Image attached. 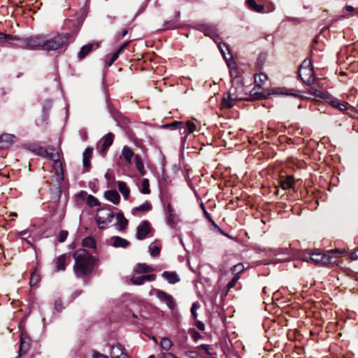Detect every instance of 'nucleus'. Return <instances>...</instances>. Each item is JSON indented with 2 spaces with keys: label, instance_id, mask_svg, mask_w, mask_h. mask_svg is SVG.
I'll list each match as a JSON object with an SVG mask.
<instances>
[{
  "label": "nucleus",
  "instance_id": "obj_1",
  "mask_svg": "<svg viewBox=\"0 0 358 358\" xmlns=\"http://www.w3.org/2000/svg\"><path fill=\"white\" fill-rule=\"evenodd\" d=\"M75 259L73 271L77 278H82L92 273L94 266V257L85 249H78L73 254Z\"/></svg>",
  "mask_w": 358,
  "mask_h": 358
},
{
  "label": "nucleus",
  "instance_id": "obj_2",
  "mask_svg": "<svg viewBox=\"0 0 358 358\" xmlns=\"http://www.w3.org/2000/svg\"><path fill=\"white\" fill-rule=\"evenodd\" d=\"M74 40L73 35L71 34H60L51 38L43 35V50L50 51L56 50L66 46Z\"/></svg>",
  "mask_w": 358,
  "mask_h": 358
},
{
  "label": "nucleus",
  "instance_id": "obj_3",
  "mask_svg": "<svg viewBox=\"0 0 358 358\" xmlns=\"http://www.w3.org/2000/svg\"><path fill=\"white\" fill-rule=\"evenodd\" d=\"M345 250L334 249L327 250L325 253L315 251L310 254V259L320 266L338 265L339 262L335 259L334 254H344Z\"/></svg>",
  "mask_w": 358,
  "mask_h": 358
},
{
  "label": "nucleus",
  "instance_id": "obj_4",
  "mask_svg": "<svg viewBox=\"0 0 358 358\" xmlns=\"http://www.w3.org/2000/svg\"><path fill=\"white\" fill-rule=\"evenodd\" d=\"M162 127L170 128L171 129H179L180 134L184 135L181 138V143L183 144L185 142L188 134L192 133L195 130L196 125L190 121H187L185 122L175 121L171 124H164Z\"/></svg>",
  "mask_w": 358,
  "mask_h": 358
},
{
  "label": "nucleus",
  "instance_id": "obj_5",
  "mask_svg": "<svg viewBox=\"0 0 358 358\" xmlns=\"http://www.w3.org/2000/svg\"><path fill=\"white\" fill-rule=\"evenodd\" d=\"M6 43L15 48L28 49L27 37L20 38L15 35H10L0 32V45H3Z\"/></svg>",
  "mask_w": 358,
  "mask_h": 358
},
{
  "label": "nucleus",
  "instance_id": "obj_6",
  "mask_svg": "<svg viewBox=\"0 0 358 358\" xmlns=\"http://www.w3.org/2000/svg\"><path fill=\"white\" fill-rule=\"evenodd\" d=\"M26 148L41 157H59V148L53 146L43 148L36 143L26 145Z\"/></svg>",
  "mask_w": 358,
  "mask_h": 358
},
{
  "label": "nucleus",
  "instance_id": "obj_7",
  "mask_svg": "<svg viewBox=\"0 0 358 358\" xmlns=\"http://www.w3.org/2000/svg\"><path fill=\"white\" fill-rule=\"evenodd\" d=\"M299 76L301 80L308 85L314 83V73L313 69L310 67V61L306 59L303 62L299 69Z\"/></svg>",
  "mask_w": 358,
  "mask_h": 358
},
{
  "label": "nucleus",
  "instance_id": "obj_8",
  "mask_svg": "<svg viewBox=\"0 0 358 358\" xmlns=\"http://www.w3.org/2000/svg\"><path fill=\"white\" fill-rule=\"evenodd\" d=\"M113 217L114 214L112 211L102 208L98 210L95 220L99 229H104L106 225L111 222Z\"/></svg>",
  "mask_w": 358,
  "mask_h": 358
},
{
  "label": "nucleus",
  "instance_id": "obj_9",
  "mask_svg": "<svg viewBox=\"0 0 358 358\" xmlns=\"http://www.w3.org/2000/svg\"><path fill=\"white\" fill-rule=\"evenodd\" d=\"M114 140V134L109 132L104 135L96 144V150L100 155H104L106 151L113 144Z\"/></svg>",
  "mask_w": 358,
  "mask_h": 358
},
{
  "label": "nucleus",
  "instance_id": "obj_10",
  "mask_svg": "<svg viewBox=\"0 0 358 358\" xmlns=\"http://www.w3.org/2000/svg\"><path fill=\"white\" fill-rule=\"evenodd\" d=\"M242 97L239 96L233 89H230L227 94H224L222 100V107L224 108H231L234 106V103L241 99Z\"/></svg>",
  "mask_w": 358,
  "mask_h": 358
},
{
  "label": "nucleus",
  "instance_id": "obj_11",
  "mask_svg": "<svg viewBox=\"0 0 358 358\" xmlns=\"http://www.w3.org/2000/svg\"><path fill=\"white\" fill-rule=\"evenodd\" d=\"M52 166L54 172L52 177L57 182L60 183L64 180V169L61 159L57 158L53 160Z\"/></svg>",
  "mask_w": 358,
  "mask_h": 358
},
{
  "label": "nucleus",
  "instance_id": "obj_12",
  "mask_svg": "<svg viewBox=\"0 0 358 358\" xmlns=\"http://www.w3.org/2000/svg\"><path fill=\"white\" fill-rule=\"evenodd\" d=\"M152 231L150 223L148 220L142 221L136 229V238L143 240Z\"/></svg>",
  "mask_w": 358,
  "mask_h": 358
},
{
  "label": "nucleus",
  "instance_id": "obj_13",
  "mask_svg": "<svg viewBox=\"0 0 358 358\" xmlns=\"http://www.w3.org/2000/svg\"><path fill=\"white\" fill-rule=\"evenodd\" d=\"M157 298L162 302L166 304V306L171 309L173 310L176 306L174 299L173 296L166 292L160 290V289H154L153 290Z\"/></svg>",
  "mask_w": 358,
  "mask_h": 358
},
{
  "label": "nucleus",
  "instance_id": "obj_14",
  "mask_svg": "<svg viewBox=\"0 0 358 358\" xmlns=\"http://www.w3.org/2000/svg\"><path fill=\"white\" fill-rule=\"evenodd\" d=\"M27 39L28 43V50H43V35H36L27 37Z\"/></svg>",
  "mask_w": 358,
  "mask_h": 358
},
{
  "label": "nucleus",
  "instance_id": "obj_15",
  "mask_svg": "<svg viewBox=\"0 0 358 358\" xmlns=\"http://www.w3.org/2000/svg\"><path fill=\"white\" fill-rule=\"evenodd\" d=\"M166 215L167 223L171 227H174L179 222V219L178 218V216L174 209L173 208L171 203H169L166 206Z\"/></svg>",
  "mask_w": 358,
  "mask_h": 358
},
{
  "label": "nucleus",
  "instance_id": "obj_16",
  "mask_svg": "<svg viewBox=\"0 0 358 358\" xmlns=\"http://www.w3.org/2000/svg\"><path fill=\"white\" fill-rule=\"evenodd\" d=\"M155 274H148L141 276H132L130 280L133 285H141L144 284L145 282L154 281L155 280Z\"/></svg>",
  "mask_w": 358,
  "mask_h": 358
},
{
  "label": "nucleus",
  "instance_id": "obj_17",
  "mask_svg": "<svg viewBox=\"0 0 358 358\" xmlns=\"http://www.w3.org/2000/svg\"><path fill=\"white\" fill-rule=\"evenodd\" d=\"M17 141L15 135L3 134L0 136V149L8 148Z\"/></svg>",
  "mask_w": 358,
  "mask_h": 358
},
{
  "label": "nucleus",
  "instance_id": "obj_18",
  "mask_svg": "<svg viewBox=\"0 0 358 358\" xmlns=\"http://www.w3.org/2000/svg\"><path fill=\"white\" fill-rule=\"evenodd\" d=\"M30 338L24 334L20 336V343L19 348V353L20 355L25 354L30 347Z\"/></svg>",
  "mask_w": 358,
  "mask_h": 358
},
{
  "label": "nucleus",
  "instance_id": "obj_19",
  "mask_svg": "<svg viewBox=\"0 0 358 358\" xmlns=\"http://www.w3.org/2000/svg\"><path fill=\"white\" fill-rule=\"evenodd\" d=\"M110 244L115 248H126L130 245V243L122 237L113 236L110 239Z\"/></svg>",
  "mask_w": 358,
  "mask_h": 358
},
{
  "label": "nucleus",
  "instance_id": "obj_20",
  "mask_svg": "<svg viewBox=\"0 0 358 358\" xmlns=\"http://www.w3.org/2000/svg\"><path fill=\"white\" fill-rule=\"evenodd\" d=\"M110 357L111 358H129L127 355L124 352L123 348L120 344L111 347Z\"/></svg>",
  "mask_w": 358,
  "mask_h": 358
},
{
  "label": "nucleus",
  "instance_id": "obj_21",
  "mask_svg": "<svg viewBox=\"0 0 358 358\" xmlns=\"http://www.w3.org/2000/svg\"><path fill=\"white\" fill-rule=\"evenodd\" d=\"M307 94L309 95L308 96H306L307 98H313L317 100H325L327 98V94L324 92L313 87H310L308 89Z\"/></svg>",
  "mask_w": 358,
  "mask_h": 358
},
{
  "label": "nucleus",
  "instance_id": "obj_22",
  "mask_svg": "<svg viewBox=\"0 0 358 358\" xmlns=\"http://www.w3.org/2000/svg\"><path fill=\"white\" fill-rule=\"evenodd\" d=\"M98 47L97 43H90L83 45L78 54V57L80 59L85 58L93 49H96Z\"/></svg>",
  "mask_w": 358,
  "mask_h": 358
},
{
  "label": "nucleus",
  "instance_id": "obj_23",
  "mask_svg": "<svg viewBox=\"0 0 358 358\" xmlns=\"http://www.w3.org/2000/svg\"><path fill=\"white\" fill-rule=\"evenodd\" d=\"M69 257L66 254H63L59 256L55 260L56 271H64L66 266L67 265V259Z\"/></svg>",
  "mask_w": 358,
  "mask_h": 358
},
{
  "label": "nucleus",
  "instance_id": "obj_24",
  "mask_svg": "<svg viewBox=\"0 0 358 358\" xmlns=\"http://www.w3.org/2000/svg\"><path fill=\"white\" fill-rule=\"evenodd\" d=\"M203 32L206 36L210 37L215 43L217 42L218 34L215 28L212 26L204 25Z\"/></svg>",
  "mask_w": 358,
  "mask_h": 358
},
{
  "label": "nucleus",
  "instance_id": "obj_25",
  "mask_svg": "<svg viewBox=\"0 0 358 358\" xmlns=\"http://www.w3.org/2000/svg\"><path fill=\"white\" fill-rule=\"evenodd\" d=\"M117 185L124 199L127 200L129 198L130 189L127 183L123 181H117Z\"/></svg>",
  "mask_w": 358,
  "mask_h": 358
},
{
  "label": "nucleus",
  "instance_id": "obj_26",
  "mask_svg": "<svg viewBox=\"0 0 358 358\" xmlns=\"http://www.w3.org/2000/svg\"><path fill=\"white\" fill-rule=\"evenodd\" d=\"M116 220V228L120 231L124 230L128 224V220L124 217L123 214L120 213H117Z\"/></svg>",
  "mask_w": 358,
  "mask_h": 358
},
{
  "label": "nucleus",
  "instance_id": "obj_27",
  "mask_svg": "<svg viewBox=\"0 0 358 358\" xmlns=\"http://www.w3.org/2000/svg\"><path fill=\"white\" fill-rule=\"evenodd\" d=\"M162 276L170 284H175L180 281V278L176 272L164 271Z\"/></svg>",
  "mask_w": 358,
  "mask_h": 358
},
{
  "label": "nucleus",
  "instance_id": "obj_28",
  "mask_svg": "<svg viewBox=\"0 0 358 358\" xmlns=\"http://www.w3.org/2000/svg\"><path fill=\"white\" fill-rule=\"evenodd\" d=\"M106 198L113 203L114 204L119 203L120 201V196L117 191L115 190H108L105 192Z\"/></svg>",
  "mask_w": 358,
  "mask_h": 358
},
{
  "label": "nucleus",
  "instance_id": "obj_29",
  "mask_svg": "<svg viewBox=\"0 0 358 358\" xmlns=\"http://www.w3.org/2000/svg\"><path fill=\"white\" fill-rule=\"evenodd\" d=\"M152 207L151 203L148 201H146L145 202H144L143 204L140 205L139 206L135 207L134 208H133L132 214L134 215H136L137 213L140 212V211L141 212H148L152 210Z\"/></svg>",
  "mask_w": 358,
  "mask_h": 358
},
{
  "label": "nucleus",
  "instance_id": "obj_30",
  "mask_svg": "<svg viewBox=\"0 0 358 358\" xmlns=\"http://www.w3.org/2000/svg\"><path fill=\"white\" fill-rule=\"evenodd\" d=\"M153 271L154 268L146 264H138L134 268V271L136 273H146Z\"/></svg>",
  "mask_w": 358,
  "mask_h": 358
},
{
  "label": "nucleus",
  "instance_id": "obj_31",
  "mask_svg": "<svg viewBox=\"0 0 358 358\" xmlns=\"http://www.w3.org/2000/svg\"><path fill=\"white\" fill-rule=\"evenodd\" d=\"M294 179L292 176H287L285 179H282L280 186L283 189H289L292 187Z\"/></svg>",
  "mask_w": 358,
  "mask_h": 358
},
{
  "label": "nucleus",
  "instance_id": "obj_32",
  "mask_svg": "<svg viewBox=\"0 0 358 358\" xmlns=\"http://www.w3.org/2000/svg\"><path fill=\"white\" fill-rule=\"evenodd\" d=\"M247 3L248 7L257 12V13H263L264 10V7L262 4H257L255 0H247Z\"/></svg>",
  "mask_w": 358,
  "mask_h": 358
},
{
  "label": "nucleus",
  "instance_id": "obj_33",
  "mask_svg": "<svg viewBox=\"0 0 358 358\" xmlns=\"http://www.w3.org/2000/svg\"><path fill=\"white\" fill-rule=\"evenodd\" d=\"M82 245L85 248L95 249L96 247V243L94 238L89 236L83 238Z\"/></svg>",
  "mask_w": 358,
  "mask_h": 358
},
{
  "label": "nucleus",
  "instance_id": "obj_34",
  "mask_svg": "<svg viewBox=\"0 0 358 358\" xmlns=\"http://www.w3.org/2000/svg\"><path fill=\"white\" fill-rule=\"evenodd\" d=\"M267 79V76L265 73H260L255 76V83L257 86L261 87Z\"/></svg>",
  "mask_w": 358,
  "mask_h": 358
},
{
  "label": "nucleus",
  "instance_id": "obj_35",
  "mask_svg": "<svg viewBox=\"0 0 358 358\" xmlns=\"http://www.w3.org/2000/svg\"><path fill=\"white\" fill-rule=\"evenodd\" d=\"M140 192L144 194H148L150 193V183H149L148 179H147V178L143 179V180L141 182V187L140 188Z\"/></svg>",
  "mask_w": 358,
  "mask_h": 358
},
{
  "label": "nucleus",
  "instance_id": "obj_36",
  "mask_svg": "<svg viewBox=\"0 0 358 358\" xmlns=\"http://www.w3.org/2000/svg\"><path fill=\"white\" fill-rule=\"evenodd\" d=\"M330 103L331 106L338 108L341 111H345L348 109V104L346 103L339 102L338 99L331 100Z\"/></svg>",
  "mask_w": 358,
  "mask_h": 358
},
{
  "label": "nucleus",
  "instance_id": "obj_37",
  "mask_svg": "<svg viewBox=\"0 0 358 358\" xmlns=\"http://www.w3.org/2000/svg\"><path fill=\"white\" fill-rule=\"evenodd\" d=\"M160 346L162 350L168 351L172 347V342L169 338H163L161 340Z\"/></svg>",
  "mask_w": 358,
  "mask_h": 358
},
{
  "label": "nucleus",
  "instance_id": "obj_38",
  "mask_svg": "<svg viewBox=\"0 0 358 358\" xmlns=\"http://www.w3.org/2000/svg\"><path fill=\"white\" fill-rule=\"evenodd\" d=\"M160 245L152 243L149 246V251L152 257H157L160 253Z\"/></svg>",
  "mask_w": 358,
  "mask_h": 358
},
{
  "label": "nucleus",
  "instance_id": "obj_39",
  "mask_svg": "<svg viewBox=\"0 0 358 358\" xmlns=\"http://www.w3.org/2000/svg\"><path fill=\"white\" fill-rule=\"evenodd\" d=\"M130 42H131V41H128L124 42L123 44H122L121 46L113 54L111 59H113V61H115L118 58L120 54H121L124 51L126 46Z\"/></svg>",
  "mask_w": 358,
  "mask_h": 358
},
{
  "label": "nucleus",
  "instance_id": "obj_40",
  "mask_svg": "<svg viewBox=\"0 0 358 358\" xmlns=\"http://www.w3.org/2000/svg\"><path fill=\"white\" fill-rule=\"evenodd\" d=\"M40 275L36 272V271H35L31 275L29 285L31 287H34L36 285L40 282Z\"/></svg>",
  "mask_w": 358,
  "mask_h": 358
},
{
  "label": "nucleus",
  "instance_id": "obj_41",
  "mask_svg": "<svg viewBox=\"0 0 358 358\" xmlns=\"http://www.w3.org/2000/svg\"><path fill=\"white\" fill-rule=\"evenodd\" d=\"M245 270V267L243 264L239 263L231 268V271L235 273V275H239V273H242Z\"/></svg>",
  "mask_w": 358,
  "mask_h": 358
},
{
  "label": "nucleus",
  "instance_id": "obj_42",
  "mask_svg": "<svg viewBox=\"0 0 358 358\" xmlns=\"http://www.w3.org/2000/svg\"><path fill=\"white\" fill-rule=\"evenodd\" d=\"M87 203L90 207H94L99 205V202L97 199L92 195H88L87 198Z\"/></svg>",
  "mask_w": 358,
  "mask_h": 358
},
{
  "label": "nucleus",
  "instance_id": "obj_43",
  "mask_svg": "<svg viewBox=\"0 0 358 358\" xmlns=\"http://www.w3.org/2000/svg\"><path fill=\"white\" fill-rule=\"evenodd\" d=\"M239 278H240L239 275H235V276L231 279V280L227 285V291H229L231 289L234 288L236 286Z\"/></svg>",
  "mask_w": 358,
  "mask_h": 358
},
{
  "label": "nucleus",
  "instance_id": "obj_44",
  "mask_svg": "<svg viewBox=\"0 0 358 358\" xmlns=\"http://www.w3.org/2000/svg\"><path fill=\"white\" fill-rule=\"evenodd\" d=\"M200 305L198 302L193 303L191 308V314L192 317L196 320L197 318V313L196 310L199 308Z\"/></svg>",
  "mask_w": 358,
  "mask_h": 358
},
{
  "label": "nucleus",
  "instance_id": "obj_45",
  "mask_svg": "<svg viewBox=\"0 0 358 358\" xmlns=\"http://www.w3.org/2000/svg\"><path fill=\"white\" fill-rule=\"evenodd\" d=\"M136 167L142 175L144 174V165L141 161V158H136Z\"/></svg>",
  "mask_w": 358,
  "mask_h": 358
},
{
  "label": "nucleus",
  "instance_id": "obj_46",
  "mask_svg": "<svg viewBox=\"0 0 358 358\" xmlns=\"http://www.w3.org/2000/svg\"><path fill=\"white\" fill-rule=\"evenodd\" d=\"M123 157H133L134 152L128 146H124L122 149Z\"/></svg>",
  "mask_w": 358,
  "mask_h": 358
},
{
  "label": "nucleus",
  "instance_id": "obj_47",
  "mask_svg": "<svg viewBox=\"0 0 358 358\" xmlns=\"http://www.w3.org/2000/svg\"><path fill=\"white\" fill-rule=\"evenodd\" d=\"M83 164L84 168L83 172L88 171L91 167L90 158H83Z\"/></svg>",
  "mask_w": 358,
  "mask_h": 358
},
{
  "label": "nucleus",
  "instance_id": "obj_48",
  "mask_svg": "<svg viewBox=\"0 0 358 358\" xmlns=\"http://www.w3.org/2000/svg\"><path fill=\"white\" fill-rule=\"evenodd\" d=\"M68 236V231L65 230H62L59 231L58 235V241L59 242H64Z\"/></svg>",
  "mask_w": 358,
  "mask_h": 358
},
{
  "label": "nucleus",
  "instance_id": "obj_49",
  "mask_svg": "<svg viewBox=\"0 0 358 358\" xmlns=\"http://www.w3.org/2000/svg\"><path fill=\"white\" fill-rule=\"evenodd\" d=\"M196 349L198 350L202 349L208 355H211L210 352V350L211 349V346L207 344H202L200 346L197 347Z\"/></svg>",
  "mask_w": 358,
  "mask_h": 358
},
{
  "label": "nucleus",
  "instance_id": "obj_50",
  "mask_svg": "<svg viewBox=\"0 0 358 358\" xmlns=\"http://www.w3.org/2000/svg\"><path fill=\"white\" fill-rule=\"evenodd\" d=\"M218 48L222 55V56L225 58V51L224 50H229V48L227 46V45H226L225 43H223V44H221L220 43H218Z\"/></svg>",
  "mask_w": 358,
  "mask_h": 358
},
{
  "label": "nucleus",
  "instance_id": "obj_51",
  "mask_svg": "<svg viewBox=\"0 0 358 358\" xmlns=\"http://www.w3.org/2000/svg\"><path fill=\"white\" fill-rule=\"evenodd\" d=\"M93 148L91 147L87 148L83 153V157H90L92 155Z\"/></svg>",
  "mask_w": 358,
  "mask_h": 358
},
{
  "label": "nucleus",
  "instance_id": "obj_52",
  "mask_svg": "<svg viewBox=\"0 0 358 358\" xmlns=\"http://www.w3.org/2000/svg\"><path fill=\"white\" fill-rule=\"evenodd\" d=\"M55 308L58 311L62 309V302L60 299H57L55 301Z\"/></svg>",
  "mask_w": 358,
  "mask_h": 358
},
{
  "label": "nucleus",
  "instance_id": "obj_53",
  "mask_svg": "<svg viewBox=\"0 0 358 358\" xmlns=\"http://www.w3.org/2000/svg\"><path fill=\"white\" fill-rule=\"evenodd\" d=\"M162 358H178L176 356H175L173 354L170 352H166L164 353L162 355Z\"/></svg>",
  "mask_w": 358,
  "mask_h": 358
},
{
  "label": "nucleus",
  "instance_id": "obj_54",
  "mask_svg": "<svg viewBox=\"0 0 358 358\" xmlns=\"http://www.w3.org/2000/svg\"><path fill=\"white\" fill-rule=\"evenodd\" d=\"M281 93H282V94L291 95L293 96H297V97L301 96L300 94H299L297 93L289 92L287 90L283 91Z\"/></svg>",
  "mask_w": 358,
  "mask_h": 358
},
{
  "label": "nucleus",
  "instance_id": "obj_55",
  "mask_svg": "<svg viewBox=\"0 0 358 358\" xmlns=\"http://www.w3.org/2000/svg\"><path fill=\"white\" fill-rule=\"evenodd\" d=\"M196 327L201 331H203L205 329V324L201 321L197 322Z\"/></svg>",
  "mask_w": 358,
  "mask_h": 358
},
{
  "label": "nucleus",
  "instance_id": "obj_56",
  "mask_svg": "<svg viewBox=\"0 0 358 358\" xmlns=\"http://www.w3.org/2000/svg\"><path fill=\"white\" fill-rule=\"evenodd\" d=\"M103 357V354H101L98 352H94L93 353V357L94 358H99V357Z\"/></svg>",
  "mask_w": 358,
  "mask_h": 358
},
{
  "label": "nucleus",
  "instance_id": "obj_57",
  "mask_svg": "<svg viewBox=\"0 0 358 358\" xmlns=\"http://www.w3.org/2000/svg\"><path fill=\"white\" fill-rule=\"evenodd\" d=\"M345 10L347 11H350V12H352L354 10V8L352 6H345Z\"/></svg>",
  "mask_w": 358,
  "mask_h": 358
},
{
  "label": "nucleus",
  "instance_id": "obj_58",
  "mask_svg": "<svg viewBox=\"0 0 358 358\" xmlns=\"http://www.w3.org/2000/svg\"><path fill=\"white\" fill-rule=\"evenodd\" d=\"M128 33V31L127 29H123L121 32V38L124 37Z\"/></svg>",
  "mask_w": 358,
  "mask_h": 358
},
{
  "label": "nucleus",
  "instance_id": "obj_59",
  "mask_svg": "<svg viewBox=\"0 0 358 358\" xmlns=\"http://www.w3.org/2000/svg\"><path fill=\"white\" fill-rule=\"evenodd\" d=\"M80 134H81L83 139H86L87 134L85 131H80Z\"/></svg>",
  "mask_w": 358,
  "mask_h": 358
},
{
  "label": "nucleus",
  "instance_id": "obj_60",
  "mask_svg": "<svg viewBox=\"0 0 358 358\" xmlns=\"http://www.w3.org/2000/svg\"><path fill=\"white\" fill-rule=\"evenodd\" d=\"M194 339H195V340H197V339H199V338H201V335H200V334H199V333L196 332V333L194 334Z\"/></svg>",
  "mask_w": 358,
  "mask_h": 358
},
{
  "label": "nucleus",
  "instance_id": "obj_61",
  "mask_svg": "<svg viewBox=\"0 0 358 358\" xmlns=\"http://www.w3.org/2000/svg\"><path fill=\"white\" fill-rule=\"evenodd\" d=\"M350 259H352V260H355V259H357V256L355 254L352 253L350 255Z\"/></svg>",
  "mask_w": 358,
  "mask_h": 358
},
{
  "label": "nucleus",
  "instance_id": "obj_62",
  "mask_svg": "<svg viewBox=\"0 0 358 358\" xmlns=\"http://www.w3.org/2000/svg\"><path fill=\"white\" fill-rule=\"evenodd\" d=\"M176 26L175 24H171L170 26H167L166 29H176Z\"/></svg>",
  "mask_w": 358,
  "mask_h": 358
},
{
  "label": "nucleus",
  "instance_id": "obj_63",
  "mask_svg": "<svg viewBox=\"0 0 358 358\" xmlns=\"http://www.w3.org/2000/svg\"><path fill=\"white\" fill-rule=\"evenodd\" d=\"M115 61L113 60V59L110 58V60H109V62L108 63V66H110L113 64V63Z\"/></svg>",
  "mask_w": 358,
  "mask_h": 358
},
{
  "label": "nucleus",
  "instance_id": "obj_64",
  "mask_svg": "<svg viewBox=\"0 0 358 358\" xmlns=\"http://www.w3.org/2000/svg\"><path fill=\"white\" fill-rule=\"evenodd\" d=\"M115 61L113 60V59L110 58V60H109V62L108 63V66H110L113 64V63Z\"/></svg>",
  "mask_w": 358,
  "mask_h": 358
}]
</instances>
